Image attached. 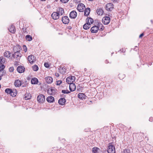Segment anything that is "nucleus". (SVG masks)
Returning a JSON list of instances; mask_svg holds the SVG:
<instances>
[{"mask_svg": "<svg viewBox=\"0 0 153 153\" xmlns=\"http://www.w3.org/2000/svg\"><path fill=\"white\" fill-rule=\"evenodd\" d=\"M5 66L3 64H2L0 66V72H1V71H2L4 70V69L5 68Z\"/></svg>", "mask_w": 153, "mask_h": 153, "instance_id": "40", "label": "nucleus"}, {"mask_svg": "<svg viewBox=\"0 0 153 153\" xmlns=\"http://www.w3.org/2000/svg\"><path fill=\"white\" fill-rule=\"evenodd\" d=\"M5 59L3 57H0V63L2 64L4 63L5 62Z\"/></svg>", "mask_w": 153, "mask_h": 153, "instance_id": "38", "label": "nucleus"}, {"mask_svg": "<svg viewBox=\"0 0 153 153\" xmlns=\"http://www.w3.org/2000/svg\"><path fill=\"white\" fill-rule=\"evenodd\" d=\"M114 5L111 3H108L106 5V9L109 11H111L114 8Z\"/></svg>", "mask_w": 153, "mask_h": 153, "instance_id": "9", "label": "nucleus"}, {"mask_svg": "<svg viewBox=\"0 0 153 153\" xmlns=\"http://www.w3.org/2000/svg\"><path fill=\"white\" fill-rule=\"evenodd\" d=\"M50 91H51V95H54L55 94L56 90L55 89L52 88H50Z\"/></svg>", "mask_w": 153, "mask_h": 153, "instance_id": "31", "label": "nucleus"}, {"mask_svg": "<svg viewBox=\"0 0 153 153\" xmlns=\"http://www.w3.org/2000/svg\"><path fill=\"white\" fill-rule=\"evenodd\" d=\"M0 80L1 79V77L3 76H4L6 74V72L5 70H3L0 72Z\"/></svg>", "mask_w": 153, "mask_h": 153, "instance_id": "34", "label": "nucleus"}, {"mask_svg": "<svg viewBox=\"0 0 153 153\" xmlns=\"http://www.w3.org/2000/svg\"><path fill=\"white\" fill-rule=\"evenodd\" d=\"M77 16V13L74 10L71 12L69 14V17L72 19H75Z\"/></svg>", "mask_w": 153, "mask_h": 153, "instance_id": "10", "label": "nucleus"}, {"mask_svg": "<svg viewBox=\"0 0 153 153\" xmlns=\"http://www.w3.org/2000/svg\"><path fill=\"white\" fill-rule=\"evenodd\" d=\"M110 19L109 17L105 16L102 19V22L104 25L108 24L110 21Z\"/></svg>", "mask_w": 153, "mask_h": 153, "instance_id": "8", "label": "nucleus"}, {"mask_svg": "<svg viewBox=\"0 0 153 153\" xmlns=\"http://www.w3.org/2000/svg\"><path fill=\"white\" fill-rule=\"evenodd\" d=\"M151 22L152 23V20H151Z\"/></svg>", "mask_w": 153, "mask_h": 153, "instance_id": "61", "label": "nucleus"}, {"mask_svg": "<svg viewBox=\"0 0 153 153\" xmlns=\"http://www.w3.org/2000/svg\"><path fill=\"white\" fill-rule=\"evenodd\" d=\"M23 48L24 49V51L25 52H26L27 51V48L26 47V45H24L23 46Z\"/></svg>", "mask_w": 153, "mask_h": 153, "instance_id": "45", "label": "nucleus"}, {"mask_svg": "<svg viewBox=\"0 0 153 153\" xmlns=\"http://www.w3.org/2000/svg\"><path fill=\"white\" fill-rule=\"evenodd\" d=\"M98 27L99 28V30L100 31H102L103 30L104 28V27L103 26L102 24L101 23H98Z\"/></svg>", "mask_w": 153, "mask_h": 153, "instance_id": "29", "label": "nucleus"}, {"mask_svg": "<svg viewBox=\"0 0 153 153\" xmlns=\"http://www.w3.org/2000/svg\"><path fill=\"white\" fill-rule=\"evenodd\" d=\"M45 80L48 84H51L53 81L52 78L50 76H48L45 78Z\"/></svg>", "mask_w": 153, "mask_h": 153, "instance_id": "16", "label": "nucleus"}, {"mask_svg": "<svg viewBox=\"0 0 153 153\" xmlns=\"http://www.w3.org/2000/svg\"><path fill=\"white\" fill-rule=\"evenodd\" d=\"M59 72L60 73L64 74L66 73V69L65 68L63 67L62 68V67H60L59 68Z\"/></svg>", "mask_w": 153, "mask_h": 153, "instance_id": "22", "label": "nucleus"}, {"mask_svg": "<svg viewBox=\"0 0 153 153\" xmlns=\"http://www.w3.org/2000/svg\"><path fill=\"white\" fill-rule=\"evenodd\" d=\"M31 82L32 84H36L38 82V80L36 78H33L31 80Z\"/></svg>", "mask_w": 153, "mask_h": 153, "instance_id": "24", "label": "nucleus"}, {"mask_svg": "<svg viewBox=\"0 0 153 153\" xmlns=\"http://www.w3.org/2000/svg\"><path fill=\"white\" fill-rule=\"evenodd\" d=\"M31 97V96L30 95H28V96H25L24 97V98H25V100H28L29 99H30Z\"/></svg>", "mask_w": 153, "mask_h": 153, "instance_id": "43", "label": "nucleus"}, {"mask_svg": "<svg viewBox=\"0 0 153 153\" xmlns=\"http://www.w3.org/2000/svg\"><path fill=\"white\" fill-rule=\"evenodd\" d=\"M17 93L16 90L13 91L10 94V95L13 97H15L17 95Z\"/></svg>", "mask_w": 153, "mask_h": 153, "instance_id": "32", "label": "nucleus"}, {"mask_svg": "<svg viewBox=\"0 0 153 153\" xmlns=\"http://www.w3.org/2000/svg\"><path fill=\"white\" fill-rule=\"evenodd\" d=\"M44 66L47 68H48L49 67V65L48 63L45 62L44 63Z\"/></svg>", "mask_w": 153, "mask_h": 153, "instance_id": "48", "label": "nucleus"}, {"mask_svg": "<svg viewBox=\"0 0 153 153\" xmlns=\"http://www.w3.org/2000/svg\"><path fill=\"white\" fill-rule=\"evenodd\" d=\"M69 0H60L61 2L63 3H67Z\"/></svg>", "mask_w": 153, "mask_h": 153, "instance_id": "47", "label": "nucleus"}, {"mask_svg": "<svg viewBox=\"0 0 153 153\" xmlns=\"http://www.w3.org/2000/svg\"><path fill=\"white\" fill-rule=\"evenodd\" d=\"M55 75L56 76H57V77L59 76V74L58 73H55Z\"/></svg>", "mask_w": 153, "mask_h": 153, "instance_id": "54", "label": "nucleus"}, {"mask_svg": "<svg viewBox=\"0 0 153 153\" xmlns=\"http://www.w3.org/2000/svg\"><path fill=\"white\" fill-rule=\"evenodd\" d=\"M88 0L89 1H93V0Z\"/></svg>", "mask_w": 153, "mask_h": 153, "instance_id": "59", "label": "nucleus"}, {"mask_svg": "<svg viewBox=\"0 0 153 153\" xmlns=\"http://www.w3.org/2000/svg\"><path fill=\"white\" fill-rule=\"evenodd\" d=\"M22 85L21 81L19 79L16 80L14 83V85L16 87L20 86Z\"/></svg>", "mask_w": 153, "mask_h": 153, "instance_id": "19", "label": "nucleus"}, {"mask_svg": "<svg viewBox=\"0 0 153 153\" xmlns=\"http://www.w3.org/2000/svg\"><path fill=\"white\" fill-rule=\"evenodd\" d=\"M9 71L10 72H13L14 71V68L13 67H10L9 68Z\"/></svg>", "mask_w": 153, "mask_h": 153, "instance_id": "46", "label": "nucleus"}, {"mask_svg": "<svg viewBox=\"0 0 153 153\" xmlns=\"http://www.w3.org/2000/svg\"><path fill=\"white\" fill-rule=\"evenodd\" d=\"M33 70L34 71H37L38 70L39 68L38 66L36 65H34L32 67Z\"/></svg>", "mask_w": 153, "mask_h": 153, "instance_id": "37", "label": "nucleus"}, {"mask_svg": "<svg viewBox=\"0 0 153 153\" xmlns=\"http://www.w3.org/2000/svg\"><path fill=\"white\" fill-rule=\"evenodd\" d=\"M50 88H49L48 89V91H48V93L50 95H51V91H50Z\"/></svg>", "mask_w": 153, "mask_h": 153, "instance_id": "51", "label": "nucleus"}, {"mask_svg": "<svg viewBox=\"0 0 153 153\" xmlns=\"http://www.w3.org/2000/svg\"><path fill=\"white\" fill-rule=\"evenodd\" d=\"M37 100L39 102L43 103L45 100V97L43 94H39L37 97Z\"/></svg>", "mask_w": 153, "mask_h": 153, "instance_id": "4", "label": "nucleus"}, {"mask_svg": "<svg viewBox=\"0 0 153 153\" xmlns=\"http://www.w3.org/2000/svg\"><path fill=\"white\" fill-rule=\"evenodd\" d=\"M72 28L71 26H68V29L69 30H71Z\"/></svg>", "mask_w": 153, "mask_h": 153, "instance_id": "55", "label": "nucleus"}, {"mask_svg": "<svg viewBox=\"0 0 153 153\" xmlns=\"http://www.w3.org/2000/svg\"><path fill=\"white\" fill-rule=\"evenodd\" d=\"M123 153H130V151L128 149H126L123 150Z\"/></svg>", "mask_w": 153, "mask_h": 153, "instance_id": "42", "label": "nucleus"}, {"mask_svg": "<svg viewBox=\"0 0 153 153\" xmlns=\"http://www.w3.org/2000/svg\"><path fill=\"white\" fill-rule=\"evenodd\" d=\"M25 68L22 66H19L17 68V70L19 73H22L24 72Z\"/></svg>", "mask_w": 153, "mask_h": 153, "instance_id": "12", "label": "nucleus"}, {"mask_svg": "<svg viewBox=\"0 0 153 153\" xmlns=\"http://www.w3.org/2000/svg\"><path fill=\"white\" fill-rule=\"evenodd\" d=\"M99 149V148L97 147H94L92 149V152L93 153H97L98 150Z\"/></svg>", "mask_w": 153, "mask_h": 153, "instance_id": "39", "label": "nucleus"}, {"mask_svg": "<svg viewBox=\"0 0 153 153\" xmlns=\"http://www.w3.org/2000/svg\"><path fill=\"white\" fill-rule=\"evenodd\" d=\"M56 12L58 13V14H59V15H63L64 13V9L61 7H59L57 9Z\"/></svg>", "mask_w": 153, "mask_h": 153, "instance_id": "21", "label": "nucleus"}, {"mask_svg": "<svg viewBox=\"0 0 153 153\" xmlns=\"http://www.w3.org/2000/svg\"><path fill=\"white\" fill-rule=\"evenodd\" d=\"M27 29L26 28H23L22 29V31H23L24 33H27V31L26 30Z\"/></svg>", "mask_w": 153, "mask_h": 153, "instance_id": "49", "label": "nucleus"}, {"mask_svg": "<svg viewBox=\"0 0 153 153\" xmlns=\"http://www.w3.org/2000/svg\"><path fill=\"white\" fill-rule=\"evenodd\" d=\"M62 21L65 24H68L70 20L68 17L67 16H64L62 18Z\"/></svg>", "mask_w": 153, "mask_h": 153, "instance_id": "7", "label": "nucleus"}, {"mask_svg": "<svg viewBox=\"0 0 153 153\" xmlns=\"http://www.w3.org/2000/svg\"><path fill=\"white\" fill-rule=\"evenodd\" d=\"M62 92L64 94H68L70 93V92L68 90H62Z\"/></svg>", "mask_w": 153, "mask_h": 153, "instance_id": "41", "label": "nucleus"}, {"mask_svg": "<svg viewBox=\"0 0 153 153\" xmlns=\"http://www.w3.org/2000/svg\"><path fill=\"white\" fill-rule=\"evenodd\" d=\"M143 35H144V34H143V33H142V34H140V35L139 36V38H141V37H142V36H143Z\"/></svg>", "mask_w": 153, "mask_h": 153, "instance_id": "53", "label": "nucleus"}, {"mask_svg": "<svg viewBox=\"0 0 153 153\" xmlns=\"http://www.w3.org/2000/svg\"><path fill=\"white\" fill-rule=\"evenodd\" d=\"M5 92L8 94H10L11 93L13 90L10 88H6L5 90Z\"/></svg>", "mask_w": 153, "mask_h": 153, "instance_id": "36", "label": "nucleus"}, {"mask_svg": "<svg viewBox=\"0 0 153 153\" xmlns=\"http://www.w3.org/2000/svg\"><path fill=\"white\" fill-rule=\"evenodd\" d=\"M46 100L48 102H53L54 101V99L53 97L50 96L47 98Z\"/></svg>", "mask_w": 153, "mask_h": 153, "instance_id": "20", "label": "nucleus"}, {"mask_svg": "<svg viewBox=\"0 0 153 153\" xmlns=\"http://www.w3.org/2000/svg\"><path fill=\"white\" fill-rule=\"evenodd\" d=\"M85 9V6L82 3L79 4L77 7V9L79 12H83Z\"/></svg>", "mask_w": 153, "mask_h": 153, "instance_id": "5", "label": "nucleus"}, {"mask_svg": "<svg viewBox=\"0 0 153 153\" xmlns=\"http://www.w3.org/2000/svg\"><path fill=\"white\" fill-rule=\"evenodd\" d=\"M21 47L19 45H16L13 47V50L14 52H20Z\"/></svg>", "mask_w": 153, "mask_h": 153, "instance_id": "15", "label": "nucleus"}, {"mask_svg": "<svg viewBox=\"0 0 153 153\" xmlns=\"http://www.w3.org/2000/svg\"><path fill=\"white\" fill-rule=\"evenodd\" d=\"M51 16L52 19H57L59 18V14L57 12H53Z\"/></svg>", "mask_w": 153, "mask_h": 153, "instance_id": "11", "label": "nucleus"}, {"mask_svg": "<svg viewBox=\"0 0 153 153\" xmlns=\"http://www.w3.org/2000/svg\"><path fill=\"white\" fill-rule=\"evenodd\" d=\"M76 88V86L74 83H70L69 85V89L71 91H74Z\"/></svg>", "mask_w": 153, "mask_h": 153, "instance_id": "17", "label": "nucleus"}, {"mask_svg": "<svg viewBox=\"0 0 153 153\" xmlns=\"http://www.w3.org/2000/svg\"><path fill=\"white\" fill-rule=\"evenodd\" d=\"M36 58L32 55L29 56L27 57V59L29 62L31 64H33V62L36 60Z\"/></svg>", "mask_w": 153, "mask_h": 153, "instance_id": "6", "label": "nucleus"}, {"mask_svg": "<svg viewBox=\"0 0 153 153\" xmlns=\"http://www.w3.org/2000/svg\"><path fill=\"white\" fill-rule=\"evenodd\" d=\"M18 62L17 61L15 62L14 63V65L16 66L17 65V64Z\"/></svg>", "mask_w": 153, "mask_h": 153, "instance_id": "56", "label": "nucleus"}, {"mask_svg": "<svg viewBox=\"0 0 153 153\" xmlns=\"http://www.w3.org/2000/svg\"><path fill=\"white\" fill-rule=\"evenodd\" d=\"M93 22V19L91 17H88L86 19V22L90 24H92Z\"/></svg>", "mask_w": 153, "mask_h": 153, "instance_id": "27", "label": "nucleus"}, {"mask_svg": "<svg viewBox=\"0 0 153 153\" xmlns=\"http://www.w3.org/2000/svg\"><path fill=\"white\" fill-rule=\"evenodd\" d=\"M26 86V85H23L22 86L23 87H25V86Z\"/></svg>", "mask_w": 153, "mask_h": 153, "instance_id": "58", "label": "nucleus"}, {"mask_svg": "<svg viewBox=\"0 0 153 153\" xmlns=\"http://www.w3.org/2000/svg\"><path fill=\"white\" fill-rule=\"evenodd\" d=\"M11 56V53L9 51H6L4 53V56L7 58H9Z\"/></svg>", "mask_w": 153, "mask_h": 153, "instance_id": "30", "label": "nucleus"}, {"mask_svg": "<svg viewBox=\"0 0 153 153\" xmlns=\"http://www.w3.org/2000/svg\"><path fill=\"white\" fill-rule=\"evenodd\" d=\"M1 99V97L0 96V100Z\"/></svg>", "mask_w": 153, "mask_h": 153, "instance_id": "60", "label": "nucleus"}, {"mask_svg": "<svg viewBox=\"0 0 153 153\" xmlns=\"http://www.w3.org/2000/svg\"><path fill=\"white\" fill-rule=\"evenodd\" d=\"M62 82V81L61 80H58L56 81V84L57 85H59Z\"/></svg>", "mask_w": 153, "mask_h": 153, "instance_id": "44", "label": "nucleus"}, {"mask_svg": "<svg viewBox=\"0 0 153 153\" xmlns=\"http://www.w3.org/2000/svg\"><path fill=\"white\" fill-rule=\"evenodd\" d=\"M108 153H115V148L114 146L111 145V143H109L107 149Z\"/></svg>", "mask_w": 153, "mask_h": 153, "instance_id": "1", "label": "nucleus"}, {"mask_svg": "<svg viewBox=\"0 0 153 153\" xmlns=\"http://www.w3.org/2000/svg\"><path fill=\"white\" fill-rule=\"evenodd\" d=\"M55 1H57L58 0H55Z\"/></svg>", "mask_w": 153, "mask_h": 153, "instance_id": "62", "label": "nucleus"}, {"mask_svg": "<svg viewBox=\"0 0 153 153\" xmlns=\"http://www.w3.org/2000/svg\"><path fill=\"white\" fill-rule=\"evenodd\" d=\"M78 97L79 99L82 100L86 99L87 98V97L83 93H79L78 94Z\"/></svg>", "mask_w": 153, "mask_h": 153, "instance_id": "13", "label": "nucleus"}, {"mask_svg": "<svg viewBox=\"0 0 153 153\" xmlns=\"http://www.w3.org/2000/svg\"><path fill=\"white\" fill-rule=\"evenodd\" d=\"M22 56V54L20 52H14V53L12 54V57L14 58H15L16 60H19Z\"/></svg>", "mask_w": 153, "mask_h": 153, "instance_id": "2", "label": "nucleus"}, {"mask_svg": "<svg viewBox=\"0 0 153 153\" xmlns=\"http://www.w3.org/2000/svg\"><path fill=\"white\" fill-rule=\"evenodd\" d=\"M65 102L66 100L64 98H60L58 101V103L61 105H64Z\"/></svg>", "mask_w": 153, "mask_h": 153, "instance_id": "23", "label": "nucleus"}, {"mask_svg": "<svg viewBox=\"0 0 153 153\" xmlns=\"http://www.w3.org/2000/svg\"><path fill=\"white\" fill-rule=\"evenodd\" d=\"M90 24L88 23L87 22L83 26V28L85 30H87L90 28Z\"/></svg>", "mask_w": 153, "mask_h": 153, "instance_id": "26", "label": "nucleus"}, {"mask_svg": "<svg viewBox=\"0 0 153 153\" xmlns=\"http://www.w3.org/2000/svg\"><path fill=\"white\" fill-rule=\"evenodd\" d=\"M97 13L99 15H102L103 13V10L101 8H99L97 9Z\"/></svg>", "mask_w": 153, "mask_h": 153, "instance_id": "28", "label": "nucleus"}, {"mask_svg": "<svg viewBox=\"0 0 153 153\" xmlns=\"http://www.w3.org/2000/svg\"><path fill=\"white\" fill-rule=\"evenodd\" d=\"M125 51V50L123 48L121 49L120 50V51H121L122 52H124V51Z\"/></svg>", "mask_w": 153, "mask_h": 153, "instance_id": "52", "label": "nucleus"}, {"mask_svg": "<svg viewBox=\"0 0 153 153\" xmlns=\"http://www.w3.org/2000/svg\"><path fill=\"white\" fill-rule=\"evenodd\" d=\"M26 39L28 41H30L32 40V37L30 35H27L25 37Z\"/></svg>", "mask_w": 153, "mask_h": 153, "instance_id": "35", "label": "nucleus"}, {"mask_svg": "<svg viewBox=\"0 0 153 153\" xmlns=\"http://www.w3.org/2000/svg\"><path fill=\"white\" fill-rule=\"evenodd\" d=\"M8 30L11 33H14L16 31V28L15 26L13 25H11L10 28H9Z\"/></svg>", "mask_w": 153, "mask_h": 153, "instance_id": "18", "label": "nucleus"}, {"mask_svg": "<svg viewBox=\"0 0 153 153\" xmlns=\"http://www.w3.org/2000/svg\"><path fill=\"white\" fill-rule=\"evenodd\" d=\"M85 9L84 15L88 16L90 13V8L87 7L86 9Z\"/></svg>", "mask_w": 153, "mask_h": 153, "instance_id": "25", "label": "nucleus"}, {"mask_svg": "<svg viewBox=\"0 0 153 153\" xmlns=\"http://www.w3.org/2000/svg\"><path fill=\"white\" fill-rule=\"evenodd\" d=\"M99 30L98 27L96 25H94L91 27V31L92 33H97Z\"/></svg>", "mask_w": 153, "mask_h": 153, "instance_id": "14", "label": "nucleus"}, {"mask_svg": "<svg viewBox=\"0 0 153 153\" xmlns=\"http://www.w3.org/2000/svg\"><path fill=\"white\" fill-rule=\"evenodd\" d=\"M75 77L74 76H70L67 78L66 82L68 84L73 83L75 81Z\"/></svg>", "mask_w": 153, "mask_h": 153, "instance_id": "3", "label": "nucleus"}, {"mask_svg": "<svg viewBox=\"0 0 153 153\" xmlns=\"http://www.w3.org/2000/svg\"><path fill=\"white\" fill-rule=\"evenodd\" d=\"M118 78L120 79H122L125 77V75L122 73H120L118 75Z\"/></svg>", "mask_w": 153, "mask_h": 153, "instance_id": "33", "label": "nucleus"}, {"mask_svg": "<svg viewBox=\"0 0 153 153\" xmlns=\"http://www.w3.org/2000/svg\"><path fill=\"white\" fill-rule=\"evenodd\" d=\"M112 1H113V2H115L117 0H111Z\"/></svg>", "mask_w": 153, "mask_h": 153, "instance_id": "57", "label": "nucleus"}, {"mask_svg": "<svg viewBox=\"0 0 153 153\" xmlns=\"http://www.w3.org/2000/svg\"><path fill=\"white\" fill-rule=\"evenodd\" d=\"M149 121L150 122H152L153 120V118L152 117H151L149 118Z\"/></svg>", "mask_w": 153, "mask_h": 153, "instance_id": "50", "label": "nucleus"}]
</instances>
